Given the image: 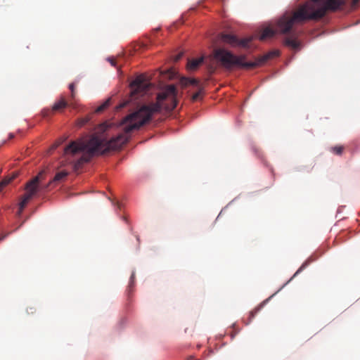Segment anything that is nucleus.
Here are the masks:
<instances>
[{
	"label": "nucleus",
	"mask_w": 360,
	"mask_h": 360,
	"mask_svg": "<svg viewBox=\"0 0 360 360\" xmlns=\"http://www.w3.org/2000/svg\"><path fill=\"white\" fill-rule=\"evenodd\" d=\"M176 95L175 86H167L164 91L158 95L156 103L143 105L137 111L127 115L122 122L124 131L109 141L92 135L88 139L71 141L64 149L63 157L67 164L77 171L96 154H103L110 150L120 149L128 141L129 134L148 122L154 113L174 110L177 105Z\"/></svg>",
	"instance_id": "1"
},
{
	"label": "nucleus",
	"mask_w": 360,
	"mask_h": 360,
	"mask_svg": "<svg viewBox=\"0 0 360 360\" xmlns=\"http://www.w3.org/2000/svg\"><path fill=\"white\" fill-rule=\"evenodd\" d=\"M278 51H273L267 53L256 62H246V56L245 55L236 56L224 48H217L213 51L214 58L221 66L226 70H232L234 68H253L264 63L271 58L278 56Z\"/></svg>",
	"instance_id": "2"
},
{
	"label": "nucleus",
	"mask_w": 360,
	"mask_h": 360,
	"mask_svg": "<svg viewBox=\"0 0 360 360\" xmlns=\"http://www.w3.org/2000/svg\"><path fill=\"white\" fill-rule=\"evenodd\" d=\"M44 172L42 171L38 174L37 176L34 177L26 184V193L22 195L21 201L19 203V210L18 214L20 215L24 208L32 197L39 191L41 186L39 183L44 175Z\"/></svg>",
	"instance_id": "3"
},
{
	"label": "nucleus",
	"mask_w": 360,
	"mask_h": 360,
	"mask_svg": "<svg viewBox=\"0 0 360 360\" xmlns=\"http://www.w3.org/2000/svg\"><path fill=\"white\" fill-rule=\"evenodd\" d=\"M150 85L145 77L142 75L136 77L130 84L132 98H138L145 94L149 89Z\"/></svg>",
	"instance_id": "4"
},
{
	"label": "nucleus",
	"mask_w": 360,
	"mask_h": 360,
	"mask_svg": "<svg viewBox=\"0 0 360 360\" xmlns=\"http://www.w3.org/2000/svg\"><path fill=\"white\" fill-rule=\"evenodd\" d=\"M68 105L75 108L74 102L70 101V103H68L65 97L61 96L60 98L54 103L51 109H44L41 113L44 117H49L53 112H62Z\"/></svg>",
	"instance_id": "5"
},
{
	"label": "nucleus",
	"mask_w": 360,
	"mask_h": 360,
	"mask_svg": "<svg viewBox=\"0 0 360 360\" xmlns=\"http://www.w3.org/2000/svg\"><path fill=\"white\" fill-rule=\"evenodd\" d=\"M221 40L233 47H247L251 41L252 38L238 39L236 36L230 34H221Z\"/></svg>",
	"instance_id": "6"
},
{
	"label": "nucleus",
	"mask_w": 360,
	"mask_h": 360,
	"mask_svg": "<svg viewBox=\"0 0 360 360\" xmlns=\"http://www.w3.org/2000/svg\"><path fill=\"white\" fill-rule=\"evenodd\" d=\"M203 60V57L189 60L187 63V68L191 71L195 70L202 63Z\"/></svg>",
	"instance_id": "7"
},
{
	"label": "nucleus",
	"mask_w": 360,
	"mask_h": 360,
	"mask_svg": "<svg viewBox=\"0 0 360 360\" xmlns=\"http://www.w3.org/2000/svg\"><path fill=\"white\" fill-rule=\"evenodd\" d=\"M18 175V172H15L11 176H6L0 182V192L12 180L16 178Z\"/></svg>",
	"instance_id": "8"
},
{
	"label": "nucleus",
	"mask_w": 360,
	"mask_h": 360,
	"mask_svg": "<svg viewBox=\"0 0 360 360\" xmlns=\"http://www.w3.org/2000/svg\"><path fill=\"white\" fill-rule=\"evenodd\" d=\"M68 174V173L65 171L59 172L55 175L53 181H60L65 178Z\"/></svg>",
	"instance_id": "9"
},
{
	"label": "nucleus",
	"mask_w": 360,
	"mask_h": 360,
	"mask_svg": "<svg viewBox=\"0 0 360 360\" xmlns=\"http://www.w3.org/2000/svg\"><path fill=\"white\" fill-rule=\"evenodd\" d=\"M343 150L344 147L342 146H335L330 148V151L338 155H342Z\"/></svg>",
	"instance_id": "10"
},
{
	"label": "nucleus",
	"mask_w": 360,
	"mask_h": 360,
	"mask_svg": "<svg viewBox=\"0 0 360 360\" xmlns=\"http://www.w3.org/2000/svg\"><path fill=\"white\" fill-rule=\"evenodd\" d=\"M69 89L71 91V95H70V101H72L75 99L76 92H75V85L74 83H71L69 85Z\"/></svg>",
	"instance_id": "11"
},
{
	"label": "nucleus",
	"mask_w": 360,
	"mask_h": 360,
	"mask_svg": "<svg viewBox=\"0 0 360 360\" xmlns=\"http://www.w3.org/2000/svg\"><path fill=\"white\" fill-rule=\"evenodd\" d=\"M110 103V99L107 100L105 103H103L102 105L98 107L96 109V112H100L103 111L105 109H106Z\"/></svg>",
	"instance_id": "12"
},
{
	"label": "nucleus",
	"mask_w": 360,
	"mask_h": 360,
	"mask_svg": "<svg viewBox=\"0 0 360 360\" xmlns=\"http://www.w3.org/2000/svg\"><path fill=\"white\" fill-rule=\"evenodd\" d=\"M182 83L184 84V85H188V84H191V85H198V81L195 79H184L182 80Z\"/></svg>",
	"instance_id": "13"
},
{
	"label": "nucleus",
	"mask_w": 360,
	"mask_h": 360,
	"mask_svg": "<svg viewBox=\"0 0 360 360\" xmlns=\"http://www.w3.org/2000/svg\"><path fill=\"white\" fill-rule=\"evenodd\" d=\"M310 259H308L307 261H305L302 265L298 269V270L296 271V273L295 274L294 276H296L297 274H298L299 273H300L304 269H305V267L309 264L310 262Z\"/></svg>",
	"instance_id": "14"
},
{
	"label": "nucleus",
	"mask_w": 360,
	"mask_h": 360,
	"mask_svg": "<svg viewBox=\"0 0 360 360\" xmlns=\"http://www.w3.org/2000/svg\"><path fill=\"white\" fill-rule=\"evenodd\" d=\"M201 95H202V91L201 90L198 91V92L195 93L193 96H192V101H198V99H200L201 98Z\"/></svg>",
	"instance_id": "15"
},
{
	"label": "nucleus",
	"mask_w": 360,
	"mask_h": 360,
	"mask_svg": "<svg viewBox=\"0 0 360 360\" xmlns=\"http://www.w3.org/2000/svg\"><path fill=\"white\" fill-rule=\"evenodd\" d=\"M63 141V140L62 141H58L57 142H56L53 146H52V149H56L58 146H60L61 144V143Z\"/></svg>",
	"instance_id": "16"
},
{
	"label": "nucleus",
	"mask_w": 360,
	"mask_h": 360,
	"mask_svg": "<svg viewBox=\"0 0 360 360\" xmlns=\"http://www.w3.org/2000/svg\"><path fill=\"white\" fill-rule=\"evenodd\" d=\"M259 307L257 309H255L254 311H251L250 312L251 318H253L255 316V314L259 311Z\"/></svg>",
	"instance_id": "17"
},
{
	"label": "nucleus",
	"mask_w": 360,
	"mask_h": 360,
	"mask_svg": "<svg viewBox=\"0 0 360 360\" xmlns=\"http://www.w3.org/2000/svg\"><path fill=\"white\" fill-rule=\"evenodd\" d=\"M127 103H128L127 101L122 103L117 108V109H122V108H124L125 106H127Z\"/></svg>",
	"instance_id": "18"
},
{
	"label": "nucleus",
	"mask_w": 360,
	"mask_h": 360,
	"mask_svg": "<svg viewBox=\"0 0 360 360\" xmlns=\"http://www.w3.org/2000/svg\"><path fill=\"white\" fill-rule=\"evenodd\" d=\"M359 1V0H352V6L355 7L358 4Z\"/></svg>",
	"instance_id": "19"
},
{
	"label": "nucleus",
	"mask_w": 360,
	"mask_h": 360,
	"mask_svg": "<svg viewBox=\"0 0 360 360\" xmlns=\"http://www.w3.org/2000/svg\"><path fill=\"white\" fill-rule=\"evenodd\" d=\"M109 60L112 66H115V62L114 59H110Z\"/></svg>",
	"instance_id": "20"
},
{
	"label": "nucleus",
	"mask_w": 360,
	"mask_h": 360,
	"mask_svg": "<svg viewBox=\"0 0 360 360\" xmlns=\"http://www.w3.org/2000/svg\"><path fill=\"white\" fill-rule=\"evenodd\" d=\"M181 56H182L181 54H179L178 56H176L175 60L176 61L179 60L181 58Z\"/></svg>",
	"instance_id": "21"
},
{
	"label": "nucleus",
	"mask_w": 360,
	"mask_h": 360,
	"mask_svg": "<svg viewBox=\"0 0 360 360\" xmlns=\"http://www.w3.org/2000/svg\"><path fill=\"white\" fill-rule=\"evenodd\" d=\"M86 122V120H82V121L79 123V126H82V125H84Z\"/></svg>",
	"instance_id": "22"
},
{
	"label": "nucleus",
	"mask_w": 360,
	"mask_h": 360,
	"mask_svg": "<svg viewBox=\"0 0 360 360\" xmlns=\"http://www.w3.org/2000/svg\"><path fill=\"white\" fill-rule=\"evenodd\" d=\"M134 274H133L131 276V281L133 282L134 281Z\"/></svg>",
	"instance_id": "23"
},
{
	"label": "nucleus",
	"mask_w": 360,
	"mask_h": 360,
	"mask_svg": "<svg viewBox=\"0 0 360 360\" xmlns=\"http://www.w3.org/2000/svg\"><path fill=\"white\" fill-rule=\"evenodd\" d=\"M13 137V134H10V139H12Z\"/></svg>",
	"instance_id": "24"
}]
</instances>
